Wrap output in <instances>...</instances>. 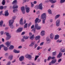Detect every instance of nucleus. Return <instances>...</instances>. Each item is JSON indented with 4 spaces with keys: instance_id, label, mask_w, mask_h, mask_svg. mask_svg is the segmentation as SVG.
<instances>
[{
    "instance_id": "1",
    "label": "nucleus",
    "mask_w": 65,
    "mask_h": 65,
    "mask_svg": "<svg viewBox=\"0 0 65 65\" xmlns=\"http://www.w3.org/2000/svg\"><path fill=\"white\" fill-rule=\"evenodd\" d=\"M46 14L45 13H43L41 16V18H42L43 19L42 23L43 24H45V19H46Z\"/></svg>"
},
{
    "instance_id": "2",
    "label": "nucleus",
    "mask_w": 65,
    "mask_h": 65,
    "mask_svg": "<svg viewBox=\"0 0 65 65\" xmlns=\"http://www.w3.org/2000/svg\"><path fill=\"white\" fill-rule=\"evenodd\" d=\"M4 34H6V36L7 37L6 38L7 39L9 40V39L11 38V36L9 34V33L8 32H5Z\"/></svg>"
},
{
    "instance_id": "3",
    "label": "nucleus",
    "mask_w": 65,
    "mask_h": 65,
    "mask_svg": "<svg viewBox=\"0 0 65 65\" xmlns=\"http://www.w3.org/2000/svg\"><path fill=\"white\" fill-rule=\"evenodd\" d=\"M11 43V41H8L5 43V44L7 46V47H8L10 46V44Z\"/></svg>"
},
{
    "instance_id": "4",
    "label": "nucleus",
    "mask_w": 65,
    "mask_h": 65,
    "mask_svg": "<svg viewBox=\"0 0 65 65\" xmlns=\"http://www.w3.org/2000/svg\"><path fill=\"white\" fill-rule=\"evenodd\" d=\"M25 57L26 58H28V59L30 60L32 58V55H29V54H27L25 56Z\"/></svg>"
},
{
    "instance_id": "5",
    "label": "nucleus",
    "mask_w": 65,
    "mask_h": 65,
    "mask_svg": "<svg viewBox=\"0 0 65 65\" xmlns=\"http://www.w3.org/2000/svg\"><path fill=\"white\" fill-rule=\"evenodd\" d=\"M35 27L37 30H40L41 29V26H38V25L37 24H35Z\"/></svg>"
},
{
    "instance_id": "6",
    "label": "nucleus",
    "mask_w": 65,
    "mask_h": 65,
    "mask_svg": "<svg viewBox=\"0 0 65 65\" xmlns=\"http://www.w3.org/2000/svg\"><path fill=\"white\" fill-rule=\"evenodd\" d=\"M56 61H57L56 59H53L49 63V65H52V64H54L56 62Z\"/></svg>"
},
{
    "instance_id": "7",
    "label": "nucleus",
    "mask_w": 65,
    "mask_h": 65,
    "mask_svg": "<svg viewBox=\"0 0 65 65\" xmlns=\"http://www.w3.org/2000/svg\"><path fill=\"white\" fill-rule=\"evenodd\" d=\"M38 21H39L38 22ZM35 24H37V23H38H38H39V22H41V20L40 19L39 20V18H36L35 20Z\"/></svg>"
},
{
    "instance_id": "8",
    "label": "nucleus",
    "mask_w": 65,
    "mask_h": 65,
    "mask_svg": "<svg viewBox=\"0 0 65 65\" xmlns=\"http://www.w3.org/2000/svg\"><path fill=\"white\" fill-rule=\"evenodd\" d=\"M14 23V20H11L9 21V25H12Z\"/></svg>"
},
{
    "instance_id": "9",
    "label": "nucleus",
    "mask_w": 65,
    "mask_h": 65,
    "mask_svg": "<svg viewBox=\"0 0 65 65\" xmlns=\"http://www.w3.org/2000/svg\"><path fill=\"white\" fill-rule=\"evenodd\" d=\"M38 8L39 9L42 10L43 7H42V3H41L38 6Z\"/></svg>"
},
{
    "instance_id": "10",
    "label": "nucleus",
    "mask_w": 65,
    "mask_h": 65,
    "mask_svg": "<svg viewBox=\"0 0 65 65\" xmlns=\"http://www.w3.org/2000/svg\"><path fill=\"white\" fill-rule=\"evenodd\" d=\"M21 9L23 14H25V7H21Z\"/></svg>"
},
{
    "instance_id": "11",
    "label": "nucleus",
    "mask_w": 65,
    "mask_h": 65,
    "mask_svg": "<svg viewBox=\"0 0 65 65\" xmlns=\"http://www.w3.org/2000/svg\"><path fill=\"white\" fill-rule=\"evenodd\" d=\"M60 20H57L56 23V26L59 27L60 26Z\"/></svg>"
},
{
    "instance_id": "12",
    "label": "nucleus",
    "mask_w": 65,
    "mask_h": 65,
    "mask_svg": "<svg viewBox=\"0 0 65 65\" xmlns=\"http://www.w3.org/2000/svg\"><path fill=\"white\" fill-rule=\"evenodd\" d=\"M23 30V28H19L17 30V33H19V32H22Z\"/></svg>"
},
{
    "instance_id": "13",
    "label": "nucleus",
    "mask_w": 65,
    "mask_h": 65,
    "mask_svg": "<svg viewBox=\"0 0 65 65\" xmlns=\"http://www.w3.org/2000/svg\"><path fill=\"white\" fill-rule=\"evenodd\" d=\"M46 43H50V42H51V39H50L48 38H46Z\"/></svg>"
},
{
    "instance_id": "14",
    "label": "nucleus",
    "mask_w": 65,
    "mask_h": 65,
    "mask_svg": "<svg viewBox=\"0 0 65 65\" xmlns=\"http://www.w3.org/2000/svg\"><path fill=\"white\" fill-rule=\"evenodd\" d=\"M8 59L10 60H12L13 59V55H10L8 57Z\"/></svg>"
},
{
    "instance_id": "15",
    "label": "nucleus",
    "mask_w": 65,
    "mask_h": 65,
    "mask_svg": "<svg viewBox=\"0 0 65 65\" xmlns=\"http://www.w3.org/2000/svg\"><path fill=\"white\" fill-rule=\"evenodd\" d=\"M24 56H22L19 58V60L20 61H22L24 60Z\"/></svg>"
},
{
    "instance_id": "16",
    "label": "nucleus",
    "mask_w": 65,
    "mask_h": 65,
    "mask_svg": "<svg viewBox=\"0 0 65 65\" xmlns=\"http://www.w3.org/2000/svg\"><path fill=\"white\" fill-rule=\"evenodd\" d=\"M59 35H55V36L54 37V39L55 40H57L58 39H59Z\"/></svg>"
},
{
    "instance_id": "17",
    "label": "nucleus",
    "mask_w": 65,
    "mask_h": 65,
    "mask_svg": "<svg viewBox=\"0 0 65 65\" xmlns=\"http://www.w3.org/2000/svg\"><path fill=\"white\" fill-rule=\"evenodd\" d=\"M9 15V13L8 12V11H6L5 13V15L6 17H7Z\"/></svg>"
},
{
    "instance_id": "18",
    "label": "nucleus",
    "mask_w": 65,
    "mask_h": 65,
    "mask_svg": "<svg viewBox=\"0 0 65 65\" xmlns=\"http://www.w3.org/2000/svg\"><path fill=\"white\" fill-rule=\"evenodd\" d=\"M23 18H21L20 21V24L21 25H23L24 24L23 22Z\"/></svg>"
},
{
    "instance_id": "19",
    "label": "nucleus",
    "mask_w": 65,
    "mask_h": 65,
    "mask_svg": "<svg viewBox=\"0 0 65 65\" xmlns=\"http://www.w3.org/2000/svg\"><path fill=\"white\" fill-rule=\"evenodd\" d=\"M14 48V46L13 45H11L9 48V49L10 50H13Z\"/></svg>"
},
{
    "instance_id": "20",
    "label": "nucleus",
    "mask_w": 65,
    "mask_h": 65,
    "mask_svg": "<svg viewBox=\"0 0 65 65\" xmlns=\"http://www.w3.org/2000/svg\"><path fill=\"white\" fill-rule=\"evenodd\" d=\"M50 38H51V39H53L54 38V35H53V33H51L50 35Z\"/></svg>"
},
{
    "instance_id": "21",
    "label": "nucleus",
    "mask_w": 65,
    "mask_h": 65,
    "mask_svg": "<svg viewBox=\"0 0 65 65\" xmlns=\"http://www.w3.org/2000/svg\"><path fill=\"white\" fill-rule=\"evenodd\" d=\"M26 11L27 13H28L30 11V8L29 7H25Z\"/></svg>"
},
{
    "instance_id": "22",
    "label": "nucleus",
    "mask_w": 65,
    "mask_h": 65,
    "mask_svg": "<svg viewBox=\"0 0 65 65\" xmlns=\"http://www.w3.org/2000/svg\"><path fill=\"white\" fill-rule=\"evenodd\" d=\"M60 51L62 53H64V52H65V49H64L63 47H61L60 49Z\"/></svg>"
},
{
    "instance_id": "23",
    "label": "nucleus",
    "mask_w": 65,
    "mask_h": 65,
    "mask_svg": "<svg viewBox=\"0 0 65 65\" xmlns=\"http://www.w3.org/2000/svg\"><path fill=\"white\" fill-rule=\"evenodd\" d=\"M45 34V31H41L40 34L42 36H43Z\"/></svg>"
},
{
    "instance_id": "24",
    "label": "nucleus",
    "mask_w": 65,
    "mask_h": 65,
    "mask_svg": "<svg viewBox=\"0 0 65 65\" xmlns=\"http://www.w3.org/2000/svg\"><path fill=\"white\" fill-rule=\"evenodd\" d=\"M9 26L10 27V28L11 29H14V26L13 24L9 25Z\"/></svg>"
},
{
    "instance_id": "25",
    "label": "nucleus",
    "mask_w": 65,
    "mask_h": 65,
    "mask_svg": "<svg viewBox=\"0 0 65 65\" xmlns=\"http://www.w3.org/2000/svg\"><path fill=\"white\" fill-rule=\"evenodd\" d=\"M62 55V53L61 52H60L59 54L57 56V58H60L61 56Z\"/></svg>"
},
{
    "instance_id": "26",
    "label": "nucleus",
    "mask_w": 65,
    "mask_h": 65,
    "mask_svg": "<svg viewBox=\"0 0 65 65\" xmlns=\"http://www.w3.org/2000/svg\"><path fill=\"white\" fill-rule=\"evenodd\" d=\"M3 21H1L0 22V27H2L3 26Z\"/></svg>"
},
{
    "instance_id": "27",
    "label": "nucleus",
    "mask_w": 65,
    "mask_h": 65,
    "mask_svg": "<svg viewBox=\"0 0 65 65\" xmlns=\"http://www.w3.org/2000/svg\"><path fill=\"white\" fill-rule=\"evenodd\" d=\"M12 4L13 5L17 4V0H14L12 2Z\"/></svg>"
},
{
    "instance_id": "28",
    "label": "nucleus",
    "mask_w": 65,
    "mask_h": 65,
    "mask_svg": "<svg viewBox=\"0 0 65 65\" xmlns=\"http://www.w3.org/2000/svg\"><path fill=\"white\" fill-rule=\"evenodd\" d=\"M40 38V36H37V37H36L35 39L36 40H37L39 39Z\"/></svg>"
},
{
    "instance_id": "29",
    "label": "nucleus",
    "mask_w": 65,
    "mask_h": 65,
    "mask_svg": "<svg viewBox=\"0 0 65 65\" xmlns=\"http://www.w3.org/2000/svg\"><path fill=\"white\" fill-rule=\"evenodd\" d=\"M4 50L5 51H7L8 50V48H7L6 46H4L3 47Z\"/></svg>"
},
{
    "instance_id": "30",
    "label": "nucleus",
    "mask_w": 65,
    "mask_h": 65,
    "mask_svg": "<svg viewBox=\"0 0 65 65\" xmlns=\"http://www.w3.org/2000/svg\"><path fill=\"white\" fill-rule=\"evenodd\" d=\"M17 9V4L13 5V9Z\"/></svg>"
},
{
    "instance_id": "31",
    "label": "nucleus",
    "mask_w": 65,
    "mask_h": 65,
    "mask_svg": "<svg viewBox=\"0 0 65 65\" xmlns=\"http://www.w3.org/2000/svg\"><path fill=\"white\" fill-rule=\"evenodd\" d=\"M60 14L57 15L55 18V20H56L57 19V18H59V17H60Z\"/></svg>"
},
{
    "instance_id": "32",
    "label": "nucleus",
    "mask_w": 65,
    "mask_h": 65,
    "mask_svg": "<svg viewBox=\"0 0 65 65\" xmlns=\"http://www.w3.org/2000/svg\"><path fill=\"white\" fill-rule=\"evenodd\" d=\"M62 40H60L58 39L57 41L56 42L57 43H60L62 42Z\"/></svg>"
},
{
    "instance_id": "33",
    "label": "nucleus",
    "mask_w": 65,
    "mask_h": 65,
    "mask_svg": "<svg viewBox=\"0 0 65 65\" xmlns=\"http://www.w3.org/2000/svg\"><path fill=\"white\" fill-rule=\"evenodd\" d=\"M5 0H3L2 1V4L3 5H4L5 4Z\"/></svg>"
},
{
    "instance_id": "34",
    "label": "nucleus",
    "mask_w": 65,
    "mask_h": 65,
    "mask_svg": "<svg viewBox=\"0 0 65 65\" xmlns=\"http://www.w3.org/2000/svg\"><path fill=\"white\" fill-rule=\"evenodd\" d=\"M56 51H55V52H53L52 53V55L55 56H56Z\"/></svg>"
},
{
    "instance_id": "35",
    "label": "nucleus",
    "mask_w": 65,
    "mask_h": 65,
    "mask_svg": "<svg viewBox=\"0 0 65 65\" xmlns=\"http://www.w3.org/2000/svg\"><path fill=\"white\" fill-rule=\"evenodd\" d=\"M39 57V56L37 55L36 56L35 59V61H36V60Z\"/></svg>"
},
{
    "instance_id": "36",
    "label": "nucleus",
    "mask_w": 65,
    "mask_h": 65,
    "mask_svg": "<svg viewBox=\"0 0 65 65\" xmlns=\"http://www.w3.org/2000/svg\"><path fill=\"white\" fill-rule=\"evenodd\" d=\"M39 57V56L37 55L36 56L35 59V61H36V60Z\"/></svg>"
},
{
    "instance_id": "37",
    "label": "nucleus",
    "mask_w": 65,
    "mask_h": 65,
    "mask_svg": "<svg viewBox=\"0 0 65 65\" xmlns=\"http://www.w3.org/2000/svg\"><path fill=\"white\" fill-rule=\"evenodd\" d=\"M48 12L49 14H52V11L51 10H48Z\"/></svg>"
},
{
    "instance_id": "38",
    "label": "nucleus",
    "mask_w": 65,
    "mask_h": 65,
    "mask_svg": "<svg viewBox=\"0 0 65 65\" xmlns=\"http://www.w3.org/2000/svg\"><path fill=\"white\" fill-rule=\"evenodd\" d=\"M27 25H28V23H26L24 25V28H27Z\"/></svg>"
},
{
    "instance_id": "39",
    "label": "nucleus",
    "mask_w": 65,
    "mask_h": 65,
    "mask_svg": "<svg viewBox=\"0 0 65 65\" xmlns=\"http://www.w3.org/2000/svg\"><path fill=\"white\" fill-rule=\"evenodd\" d=\"M65 0H61L60 3H62L65 2Z\"/></svg>"
},
{
    "instance_id": "40",
    "label": "nucleus",
    "mask_w": 65,
    "mask_h": 65,
    "mask_svg": "<svg viewBox=\"0 0 65 65\" xmlns=\"http://www.w3.org/2000/svg\"><path fill=\"white\" fill-rule=\"evenodd\" d=\"M4 46L3 44H2L0 45V50H1V47H4Z\"/></svg>"
},
{
    "instance_id": "41",
    "label": "nucleus",
    "mask_w": 65,
    "mask_h": 65,
    "mask_svg": "<svg viewBox=\"0 0 65 65\" xmlns=\"http://www.w3.org/2000/svg\"><path fill=\"white\" fill-rule=\"evenodd\" d=\"M10 64H11V62L10 61H9L7 64L6 65H10Z\"/></svg>"
},
{
    "instance_id": "42",
    "label": "nucleus",
    "mask_w": 65,
    "mask_h": 65,
    "mask_svg": "<svg viewBox=\"0 0 65 65\" xmlns=\"http://www.w3.org/2000/svg\"><path fill=\"white\" fill-rule=\"evenodd\" d=\"M14 9V10L13 11V12L14 13L16 11H17V9Z\"/></svg>"
},
{
    "instance_id": "43",
    "label": "nucleus",
    "mask_w": 65,
    "mask_h": 65,
    "mask_svg": "<svg viewBox=\"0 0 65 65\" xmlns=\"http://www.w3.org/2000/svg\"><path fill=\"white\" fill-rule=\"evenodd\" d=\"M51 56H49L48 58V59H47V61H49V60H50V59H51Z\"/></svg>"
},
{
    "instance_id": "44",
    "label": "nucleus",
    "mask_w": 65,
    "mask_h": 65,
    "mask_svg": "<svg viewBox=\"0 0 65 65\" xmlns=\"http://www.w3.org/2000/svg\"><path fill=\"white\" fill-rule=\"evenodd\" d=\"M31 7H34V4L32 2H31Z\"/></svg>"
},
{
    "instance_id": "45",
    "label": "nucleus",
    "mask_w": 65,
    "mask_h": 65,
    "mask_svg": "<svg viewBox=\"0 0 65 65\" xmlns=\"http://www.w3.org/2000/svg\"><path fill=\"white\" fill-rule=\"evenodd\" d=\"M34 35H33L31 36V37L30 38V39H32V38H33V37H34Z\"/></svg>"
},
{
    "instance_id": "46",
    "label": "nucleus",
    "mask_w": 65,
    "mask_h": 65,
    "mask_svg": "<svg viewBox=\"0 0 65 65\" xmlns=\"http://www.w3.org/2000/svg\"><path fill=\"white\" fill-rule=\"evenodd\" d=\"M4 31H1L0 32L1 35H3V34L4 33Z\"/></svg>"
},
{
    "instance_id": "47",
    "label": "nucleus",
    "mask_w": 65,
    "mask_h": 65,
    "mask_svg": "<svg viewBox=\"0 0 65 65\" xmlns=\"http://www.w3.org/2000/svg\"><path fill=\"white\" fill-rule=\"evenodd\" d=\"M13 51L14 53H17V50L16 49H14Z\"/></svg>"
},
{
    "instance_id": "48",
    "label": "nucleus",
    "mask_w": 65,
    "mask_h": 65,
    "mask_svg": "<svg viewBox=\"0 0 65 65\" xmlns=\"http://www.w3.org/2000/svg\"><path fill=\"white\" fill-rule=\"evenodd\" d=\"M3 9V6H0V9Z\"/></svg>"
},
{
    "instance_id": "49",
    "label": "nucleus",
    "mask_w": 65,
    "mask_h": 65,
    "mask_svg": "<svg viewBox=\"0 0 65 65\" xmlns=\"http://www.w3.org/2000/svg\"><path fill=\"white\" fill-rule=\"evenodd\" d=\"M34 45V43H33V42L31 43V44L29 45V46H32V45Z\"/></svg>"
},
{
    "instance_id": "50",
    "label": "nucleus",
    "mask_w": 65,
    "mask_h": 65,
    "mask_svg": "<svg viewBox=\"0 0 65 65\" xmlns=\"http://www.w3.org/2000/svg\"><path fill=\"white\" fill-rule=\"evenodd\" d=\"M35 28H34L32 30V31H33L34 32V33H35Z\"/></svg>"
},
{
    "instance_id": "51",
    "label": "nucleus",
    "mask_w": 65,
    "mask_h": 65,
    "mask_svg": "<svg viewBox=\"0 0 65 65\" xmlns=\"http://www.w3.org/2000/svg\"><path fill=\"white\" fill-rule=\"evenodd\" d=\"M5 56L6 57L7 56H8V53H6L5 54Z\"/></svg>"
},
{
    "instance_id": "52",
    "label": "nucleus",
    "mask_w": 65,
    "mask_h": 65,
    "mask_svg": "<svg viewBox=\"0 0 65 65\" xmlns=\"http://www.w3.org/2000/svg\"><path fill=\"white\" fill-rule=\"evenodd\" d=\"M28 38H29V37L26 36V37H25V39H28Z\"/></svg>"
},
{
    "instance_id": "53",
    "label": "nucleus",
    "mask_w": 65,
    "mask_h": 65,
    "mask_svg": "<svg viewBox=\"0 0 65 65\" xmlns=\"http://www.w3.org/2000/svg\"><path fill=\"white\" fill-rule=\"evenodd\" d=\"M31 24H32V23L31 22L29 23L28 24V27H30V25H31Z\"/></svg>"
},
{
    "instance_id": "54",
    "label": "nucleus",
    "mask_w": 65,
    "mask_h": 65,
    "mask_svg": "<svg viewBox=\"0 0 65 65\" xmlns=\"http://www.w3.org/2000/svg\"><path fill=\"white\" fill-rule=\"evenodd\" d=\"M37 46H38V45H37V44H36L35 45L34 47L35 48L37 47Z\"/></svg>"
},
{
    "instance_id": "55",
    "label": "nucleus",
    "mask_w": 65,
    "mask_h": 65,
    "mask_svg": "<svg viewBox=\"0 0 65 65\" xmlns=\"http://www.w3.org/2000/svg\"><path fill=\"white\" fill-rule=\"evenodd\" d=\"M56 1H56V0L54 1L52 3H56Z\"/></svg>"
},
{
    "instance_id": "56",
    "label": "nucleus",
    "mask_w": 65,
    "mask_h": 65,
    "mask_svg": "<svg viewBox=\"0 0 65 65\" xmlns=\"http://www.w3.org/2000/svg\"><path fill=\"white\" fill-rule=\"evenodd\" d=\"M2 12H3V11H1L0 12V15H2Z\"/></svg>"
},
{
    "instance_id": "57",
    "label": "nucleus",
    "mask_w": 65,
    "mask_h": 65,
    "mask_svg": "<svg viewBox=\"0 0 65 65\" xmlns=\"http://www.w3.org/2000/svg\"><path fill=\"white\" fill-rule=\"evenodd\" d=\"M40 58H38V59L37 60V61L38 62H39L40 61Z\"/></svg>"
},
{
    "instance_id": "58",
    "label": "nucleus",
    "mask_w": 65,
    "mask_h": 65,
    "mask_svg": "<svg viewBox=\"0 0 65 65\" xmlns=\"http://www.w3.org/2000/svg\"><path fill=\"white\" fill-rule=\"evenodd\" d=\"M36 12L37 14H39V13H40V11H38Z\"/></svg>"
},
{
    "instance_id": "59",
    "label": "nucleus",
    "mask_w": 65,
    "mask_h": 65,
    "mask_svg": "<svg viewBox=\"0 0 65 65\" xmlns=\"http://www.w3.org/2000/svg\"><path fill=\"white\" fill-rule=\"evenodd\" d=\"M62 60V59H59V60H58V62H61V61Z\"/></svg>"
},
{
    "instance_id": "60",
    "label": "nucleus",
    "mask_w": 65,
    "mask_h": 65,
    "mask_svg": "<svg viewBox=\"0 0 65 65\" xmlns=\"http://www.w3.org/2000/svg\"><path fill=\"white\" fill-rule=\"evenodd\" d=\"M21 41L22 42H24V41H25V40L24 38H23L22 39Z\"/></svg>"
},
{
    "instance_id": "61",
    "label": "nucleus",
    "mask_w": 65,
    "mask_h": 65,
    "mask_svg": "<svg viewBox=\"0 0 65 65\" xmlns=\"http://www.w3.org/2000/svg\"><path fill=\"white\" fill-rule=\"evenodd\" d=\"M53 19H51L50 20V22H51V23L53 22Z\"/></svg>"
},
{
    "instance_id": "62",
    "label": "nucleus",
    "mask_w": 65,
    "mask_h": 65,
    "mask_svg": "<svg viewBox=\"0 0 65 65\" xmlns=\"http://www.w3.org/2000/svg\"><path fill=\"white\" fill-rule=\"evenodd\" d=\"M50 1V0H47V1H45V3H47V2H48Z\"/></svg>"
},
{
    "instance_id": "63",
    "label": "nucleus",
    "mask_w": 65,
    "mask_h": 65,
    "mask_svg": "<svg viewBox=\"0 0 65 65\" xmlns=\"http://www.w3.org/2000/svg\"><path fill=\"white\" fill-rule=\"evenodd\" d=\"M34 25H33L31 27V29H33V28H34Z\"/></svg>"
},
{
    "instance_id": "64",
    "label": "nucleus",
    "mask_w": 65,
    "mask_h": 65,
    "mask_svg": "<svg viewBox=\"0 0 65 65\" xmlns=\"http://www.w3.org/2000/svg\"><path fill=\"white\" fill-rule=\"evenodd\" d=\"M31 65H36V64L34 63H31Z\"/></svg>"
}]
</instances>
